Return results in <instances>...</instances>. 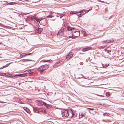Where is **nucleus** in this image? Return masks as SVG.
Wrapping results in <instances>:
<instances>
[{"label":"nucleus","mask_w":124,"mask_h":124,"mask_svg":"<svg viewBox=\"0 0 124 124\" xmlns=\"http://www.w3.org/2000/svg\"><path fill=\"white\" fill-rule=\"evenodd\" d=\"M68 110L67 109L63 110L61 111V113L58 114L59 117L60 118H62V117H68Z\"/></svg>","instance_id":"nucleus-2"},{"label":"nucleus","mask_w":124,"mask_h":124,"mask_svg":"<svg viewBox=\"0 0 124 124\" xmlns=\"http://www.w3.org/2000/svg\"><path fill=\"white\" fill-rule=\"evenodd\" d=\"M79 31V30L76 29L74 28H72V31H71V34H72L73 33H74L75 32H77V31Z\"/></svg>","instance_id":"nucleus-11"},{"label":"nucleus","mask_w":124,"mask_h":124,"mask_svg":"<svg viewBox=\"0 0 124 124\" xmlns=\"http://www.w3.org/2000/svg\"><path fill=\"white\" fill-rule=\"evenodd\" d=\"M108 114H109L108 113H105L103 114V115L104 116H108Z\"/></svg>","instance_id":"nucleus-26"},{"label":"nucleus","mask_w":124,"mask_h":124,"mask_svg":"<svg viewBox=\"0 0 124 124\" xmlns=\"http://www.w3.org/2000/svg\"><path fill=\"white\" fill-rule=\"evenodd\" d=\"M0 75H4V74H1L0 73Z\"/></svg>","instance_id":"nucleus-42"},{"label":"nucleus","mask_w":124,"mask_h":124,"mask_svg":"<svg viewBox=\"0 0 124 124\" xmlns=\"http://www.w3.org/2000/svg\"><path fill=\"white\" fill-rule=\"evenodd\" d=\"M80 31H77V32L73 33L72 35V36H69L68 37L69 38H72V39L75 38V37H79L80 36Z\"/></svg>","instance_id":"nucleus-4"},{"label":"nucleus","mask_w":124,"mask_h":124,"mask_svg":"<svg viewBox=\"0 0 124 124\" xmlns=\"http://www.w3.org/2000/svg\"><path fill=\"white\" fill-rule=\"evenodd\" d=\"M80 117H81V116H80V115H79V118H80Z\"/></svg>","instance_id":"nucleus-41"},{"label":"nucleus","mask_w":124,"mask_h":124,"mask_svg":"<svg viewBox=\"0 0 124 124\" xmlns=\"http://www.w3.org/2000/svg\"><path fill=\"white\" fill-rule=\"evenodd\" d=\"M86 12V11L85 10H84L83 9L82 10H81V11H80L79 12H76V13H73V12H70V14H73V13H81L82 14H83V15H84L85 14Z\"/></svg>","instance_id":"nucleus-7"},{"label":"nucleus","mask_w":124,"mask_h":124,"mask_svg":"<svg viewBox=\"0 0 124 124\" xmlns=\"http://www.w3.org/2000/svg\"><path fill=\"white\" fill-rule=\"evenodd\" d=\"M10 75V76H8V77H11V78H13L15 77V76H12V75L11 74H9Z\"/></svg>","instance_id":"nucleus-27"},{"label":"nucleus","mask_w":124,"mask_h":124,"mask_svg":"<svg viewBox=\"0 0 124 124\" xmlns=\"http://www.w3.org/2000/svg\"><path fill=\"white\" fill-rule=\"evenodd\" d=\"M27 75H26V73H25L23 74H20L19 75H15V77L18 76L20 77H23L26 76Z\"/></svg>","instance_id":"nucleus-10"},{"label":"nucleus","mask_w":124,"mask_h":124,"mask_svg":"<svg viewBox=\"0 0 124 124\" xmlns=\"http://www.w3.org/2000/svg\"><path fill=\"white\" fill-rule=\"evenodd\" d=\"M51 16V15H48L46 16V17L47 18H49L50 17V16Z\"/></svg>","instance_id":"nucleus-37"},{"label":"nucleus","mask_w":124,"mask_h":124,"mask_svg":"<svg viewBox=\"0 0 124 124\" xmlns=\"http://www.w3.org/2000/svg\"><path fill=\"white\" fill-rule=\"evenodd\" d=\"M67 29L68 31H71H71H72V28H71L70 26H67Z\"/></svg>","instance_id":"nucleus-17"},{"label":"nucleus","mask_w":124,"mask_h":124,"mask_svg":"<svg viewBox=\"0 0 124 124\" xmlns=\"http://www.w3.org/2000/svg\"><path fill=\"white\" fill-rule=\"evenodd\" d=\"M60 62H56L55 64L54 65L53 67L54 68L57 67L61 65L60 64H59V63H60Z\"/></svg>","instance_id":"nucleus-13"},{"label":"nucleus","mask_w":124,"mask_h":124,"mask_svg":"<svg viewBox=\"0 0 124 124\" xmlns=\"http://www.w3.org/2000/svg\"><path fill=\"white\" fill-rule=\"evenodd\" d=\"M43 67L42 66H40L39 68L38 69V71H40V73H42L43 72L44 70L43 69Z\"/></svg>","instance_id":"nucleus-15"},{"label":"nucleus","mask_w":124,"mask_h":124,"mask_svg":"<svg viewBox=\"0 0 124 124\" xmlns=\"http://www.w3.org/2000/svg\"><path fill=\"white\" fill-rule=\"evenodd\" d=\"M9 3H6V4H4L5 5H9Z\"/></svg>","instance_id":"nucleus-34"},{"label":"nucleus","mask_w":124,"mask_h":124,"mask_svg":"<svg viewBox=\"0 0 124 124\" xmlns=\"http://www.w3.org/2000/svg\"><path fill=\"white\" fill-rule=\"evenodd\" d=\"M68 116L69 118H71L73 116V115H74L73 114V112L71 110L68 111Z\"/></svg>","instance_id":"nucleus-8"},{"label":"nucleus","mask_w":124,"mask_h":124,"mask_svg":"<svg viewBox=\"0 0 124 124\" xmlns=\"http://www.w3.org/2000/svg\"><path fill=\"white\" fill-rule=\"evenodd\" d=\"M62 15H60V18H61L62 17V16L64 15V14H63V15L62 14Z\"/></svg>","instance_id":"nucleus-33"},{"label":"nucleus","mask_w":124,"mask_h":124,"mask_svg":"<svg viewBox=\"0 0 124 124\" xmlns=\"http://www.w3.org/2000/svg\"><path fill=\"white\" fill-rule=\"evenodd\" d=\"M37 105L39 106L44 105L48 108H49V107L50 106L49 105L46 103L45 102H43L42 101H37Z\"/></svg>","instance_id":"nucleus-3"},{"label":"nucleus","mask_w":124,"mask_h":124,"mask_svg":"<svg viewBox=\"0 0 124 124\" xmlns=\"http://www.w3.org/2000/svg\"><path fill=\"white\" fill-rule=\"evenodd\" d=\"M91 48L92 47H87L83 48L82 49V51L83 52H85L91 49Z\"/></svg>","instance_id":"nucleus-9"},{"label":"nucleus","mask_w":124,"mask_h":124,"mask_svg":"<svg viewBox=\"0 0 124 124\" xmlns=\"http://www.w3.org/2000/svg\"><path fill=\"white\" fill-rule=\"evenodd\" d=\"M53 16H52L51 15V16H50V18H51Z\"/></svg>","instance_id":"nucleus-44"},{"label":"nucleus","mask_w":124,"mask_h":124,"mask_svg":"<svg viewBox=\"0 0 124 124\" xmlns=\"http://www.w3.org/2000/svg\"><path fill=\"white\" fill-rule=\"evenodd\" d=\"M102 66L103 68H105L107 67L108 66V65L106 64H103L102 65Z\"/></svg>","instance_id":"nucleus-24"},{"label":"nucleus","mask_w":124,"mask_h":124,"mask_svg":"<svg viewBox=\"0 0 124 124\" xmlns=\"http://www.w3.org/2000/svg\"><path fill=\"white\" fill-rule=\"evenodd\" d=\"M78 14H77L78 15H81L82 14L81 13H78Z\"/></svg>","instance_id":"nucleus-38"},{"label":"nucleus","mask_w":124,"mask_h":124,"mask_svg":"<svg viewBox=\"0 0 124 124\" xmlns=\"http://www.w3.org/2000/svg\"><path fill=\"white\" fill-rule=\"evenodd\" d=\"M86 109H89V110H93L94 109L93 108H87Z\"/></svg>","instance_id":"nucleus-28"},{"label":"nucleus","mask_w":124,"mask_h":124,"mask_svg":"<svg viewBox=\"0 0 124 124\" xmlns=\"http://www.w3.org/2000/svg\"><path fill=\"white\" fill-rule=\"evenodd\" d=\"M24 109L27 113H29L31 111L30 109L26 107L23 108Z\"/></svg>","instance_id":"nucleus-14"},{"label":"nucleus","mask_w":124,"mask_h":124,"mask_svg":"<svg viewBox=\"0 0 124 124\" xmlns=\"http://www.w3.org/2000/svg\"><path fill=\"white\" fill-rule=\"evenodd\" d=\"M81 117H80V118H82V117H83L84 116V115L83 114H81L80 115Z\"/></svg>","instance_id":"nucleus-31"},{"label":"nucleus","mask_w":124,"mask_h":124,"mask_svg":"<svg viewBox=\"0 0 124 124\" xmlns=\"http://www.w3.org/2000/svg\"><path fill=\"white\" fill-rule=\"evenodd\" d=\"M43 29L41 28H39L37 30V33H38L40 34L42 31Z\"/></svg>","instance_id":"nucleus-16"},{"label":"nucleus","mask_w":124,"mask_h":124,"mask_svg":"<svg viewBox=\"0 0 124 124\" xmlns=\"http://www.w3.org/2000/svg\"><path fill=\"white\" fill-rule=\"evenodd\" d=\"M50 61L49 60H44V61H42L43 62H49Z\"/></svg>","instance_id":"nucleus-29"},{"label":"nucleus","mask_w":124,"mask_h":124,"mask_svg":"<svg viewBox=\"0 0 124 124\" xmlns=\"http://www.w3.org/2000/svg\"><path fill=\"white\" fill-rule=\"evenodd\" d=\"M32 70V69H31V70L30 69V70H26L25 71H24V72H26V71H27L28 72V73H29L31 74H32L33 73V72H31V70Z\"/></svg>","instance_id":"nucleus-18"},{"label":"nucleus","mask_w":124,"mask_h":124,"mask_svg":"<svg viewBox=\"0 0 124 124\" xmlns=\"http://www.w3.org/2000/svg\"><path fill=\"white\" fill-rule=\"evenodd\" d=\"M107 10H107V9H106V8L105 9L104 12L106 13L107 11Z\"/></svg>","instance_id":"nucleus-36"},{"label":"nucleus","mask_w":124,"mask_h":124,"mask_svg":"<svg viewBox=\"0 0 124 124\" xmlns=\"http://www.w3.org/2000/svg\"><path fill=\"white\" fill-rule=\"evenodd\" d=\"M21 57H23V56H24V55L23 56V55H21Z\"/></svg>","instance_id":"nucleus-39"},{"label":"nucleus","mask_w":124,"mask_h":124,"mask_svg":"<svg viewBox=\"0 0 124 124\" xmlns=\"http://www.w3.org/2000/svg\"><path fill=\"white\" fill-rule=\"evenodd\" d=\"M9 3V5H15L17 4V3L14 2H9L8 3Z\"/></svg>","instance_id":"nucleus-19"},{"label":"nucleus","mask_w":124,"mask_h":124,"mask_svg":"<svg viewBox=\"0 0 124 124\" xmlns=\"http://www.w3.org/2000/svg\"><path fill=\"white\" fill-rule=\"evenodd\" d=\"M30 60L28 59H23L22 60V62H27V61H30Z\"/></svg>","instance_id":"nucleus-25"},{"label":"nucleus","mask_w":124,"mask_h":124,"mask_svg":"<svg viewBox=\"0 0 124 124\" xmlns=\"http://www.w3.org/2000/svg\"><path fill=\"white\" fill-rule=\"evenodd\" d=\"M102 2H104L103 1H102Z\"/></svg>","instance_id":"nucleus-46"},{"label":"nucleus","mask_w":124,"mask_h":124,"mask_svg":"<svg viewBox=\"0 0 124 124\" xmlns=\"http://www.w3.org/2000/svg\"><path fill=\"white\" fill-rule=\"evenodd\" d=\"M90 10V9H89L88 10H86V12H87L89 11Z\"/></svg>","instance_id":"nucleus-40"},{"label":"nucleus","mask_w":124,"mask_h":124,"mask_svg":"<svg viewBox=\"0 0 124 124\" xmlns=\"http://www.w3.org/2000/svg\"><path fill=\"white\" fill-rule=\"evenodd\" d=\"M5 66H3V67H2V68H5Z\"/></svg>","instance_id":"nucleus-43"},{"label":"nucleus","mask_w":124,"mask_h":124,"mask_svg":"<svg viewBox=\"0 0 124 124\" xmlns=\"http://www.w3.org/2000/svg\"><path fill=\"white\" fill-rule=\"evenodd\" d=\"M1 74H3L4 75H0L3 76H5L6 77H8V76H9L8 75H6V73H0Z\"/></svg>","instance_id":"nucleus-22"},{"label":"nucleus","mask_w":124,"mask_h":124,"mask_svg":"<svg viewBox=\"0 0 124 124\" xmlns=\"http://www.w3.org/2000/svg\"><path fill=\"white\" fill-rule=\"evenodd\" d=\"M103 42H105L106 43H111V40H105L103 41Z\"/></svg>","instance_id":"nucleus-20"},{"label":"nucleus","mask_w":124,"mask_h":124,"mask_svg":"<svg viewBox=\"0 0 124 124\" xmlns=\"http://www.w3.org/2000/svg\"><path fill=\"white\" fill-rule=\"evenodd\" d=\"M33 111L34 112L39 113L40 114L46 113L45 109L44 108H39L36 107H34Z\"/></svg>","instance_id":"nucleus-1"},{"label":"nucleus","mask_w":124,"mask_h":124,"mask_svg":"<svg viewBox=\"0 0 124 124\" xmlns=\"http://www.w3.org/2000/svg\"><path fill=\"white\" fill-rule=\"evenodd\" d=\"M42 66L43 67V69L44 70L47 69L49 67L48 65L46 64L42 65Z\"/></svg>","instance_id":"nucleus-12"},{"label":"nucleus","mask_w":124,"mask_h":124,"mask_svg":"<svg viewBox=\"0 0 124 124\" xmlns=\"http://www.w3.org/2000/svg\"><path fill=\"white\" fill-rule=\"evenodd\" d=\"M31 54H32V53H29L28 54H26L24 55V56L25 57L26 55H30Z\"/></svg>","instance_id":"nucleus-30"},{"label":"nucleus","mask_w":124,"mask_h":124,"mask_svg":"<svg viewBox=\"0 0 124 124\" xmlns=\"http://www.w3.org/2000/svg\"><path fill=\"white\" fill-rule=\"evenodd\" d=\"M73 56V53L72 52H70L66 57V59L67 60H68L71 58Z\"/></svg>","instance_id":"nucleus-6"},{"label":"nucleus","mask_w":124,"mask_h":124,"mask_svg":"<svg viewBox=\"0 0 124 124\" xmlns=\"http://www.w3.org/2000/svg\"><path fill=\"white\" fill-rule=\"evenodd\" d=\"M2 68H2V67H1V68H0V69H2Z\"/></svg>","instance_id":"nucleus-45"},{"label":"nucleus","mask_w":124,"mask_h":124,"mask_svg":"<svg viewBox=\"0 0 124 124\" xmlns=\"http://www.w3.org/2000/svg\"><path fill=\"white\" fill-rule=\"evenodd\" d=\"M32 19H35V20L36 21H37V22H39V21L40 20L38 18L35 17H34L33 18H32Z\"/></svg>","instance_id":"nucleus-21"},{"label":"nucleus","mask_w":124,"mask_h":124,"mask_svg":"<svg viewBox=\"0 0 124 124\" xmlns=\"http://www.w3.org/2000/svg\"><path fill=\"white\" fill-rule=\"evenodd\" d=\"M10 64V63L8 64H6L4 66H5V67H7Z\"/></svg>","instance_id":"nucleus-32"},{"label":"nucleus","mask_w":124,"mask_h":124,"mask_svg":"<svg viewBox=\"0 0 124 124\" xmlns=\"http://www.w3.org/2000/svg\"><path fill=\"white\" fill-rule=\"evenodd\" d=\"M120 109L121 111H124V109L123 108H121Z\"/></svg>","instance_id":"nucleus-35"},{"label":"nucleus","mask_w":124,"mask_h":124,"mask_svg":"<svg viewBox=\"0 0 124 124\" xmlns=\"http://www.w3.org/2000/svg\"><path fill=\"white\" fill-rule=\"evenodd\" d=\"M110 95V93L109 92H107L106 93V96L107 97H109Z\"/></svg>","instance_id":"nucleus-23"},{"label":"nucleus","mask_w":124,"mask_h":124,"mask_svg":"<svg viewBox=\"0 0 124 124\" xmlns=\"http://www.w3.org/2000/svg\"><path fill=\"white\" fill-rule=\"evenodd\" d=\"M103 121H105V120H103Z\"/></svg>","instance_id":"nucleus-47"},{"label":"nucleus","mask_w":124,"mask_h":124,"mask_svg":"<svg viewBox=\"0 0 124 124\" xmlns=\"http://www.w3.org/2000/svg\"><path fill=\"white\" fill-rule=\"evenodd\" d=\"M46 20L45 19L40 20L39 21V23H40V24L43 26H45L46 24Z\"/></svg>","instance_id":"nucleus-5"}]
</instances>
